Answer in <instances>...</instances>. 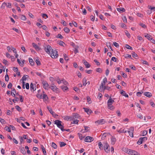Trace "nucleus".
<instances>
[{
    "mask_svg": "<svg viewBox=\"0 0 155 155\" xmlns=\"http://www.w3.org/2000/svg\"><path fill=\"white\" fill-rule=\"evenodd\" d=\"M57 53L58 52L56 50L52 49L50 54L52 58H56L58 55Z\"/></svg>",
    "mask_w": 155,
    "mask_h": 155,
    "instance_id": "nucleus-1",
    "label": "nucleus"
},
{
    "mask_svg": "<svg viewBox=\"0 0 155 155\" xmlns=\"http://www.w3.org/2000/svg\"><path fill=\"white\" fill-rule=\"evenodd\" d=\"M52 49L51 47L49 45H47L44 48V50L47 54H51V52Z\"/></svg>",
    "mask_w": 155,
    "mask_h": 155,
    "instance_id": "nucleus-2",
    "label": "nucleus"
},
{
    "mask_svg": "<svg viewBox=\"0 0 155 155\" xmlns=\"http://www.w3.org/2000/svg\"><path fill=\"white\" fill-rule=\"evenodd\" d=\"M43 87L45 90H48L50 88L49 85L46 81H43L42 82Z\"/></svg>",
    "mask_w": 155,
    "mask_h": 155,
    "instance_id": "nucleus-3",
    "label": "nucleus"
},
{
    "mask_svg": "<svg viewBox=\"0 0 155 155\" xmlns=\"http://www.w3.org/2000/svg\"><path fill=\"white\" fill-rule=\"evenodd\" d=\"M94 140V138L92 137L87 136L84 139V141L87 142H91L93 141Z\"/></svg>",
    "mask_w": 155,
    "mask_h": 155,
    "instance_id": "nucleus-4",
    "label": "nucleus"
},
{
    "mask_svg": "<svg viewBox=\"0 0 155 155\" xmlns=\"http://www.w3.org/2000/svg\"><path fill=\"white\" fill-rule=\"evenodd\" d=\"M47 108L50 113L54 117L56 118V116H58V115L56 114L54 112L52 111L51 108L49 107L48 106L47 107Z\"/></svg>",
    "mask_w": 155,
    "mask_h": 155,
    "instance_id": "nucleus-5",
    "label": "nucleus"
},
{
    "mask_svg": "<svg viewBox=\"0 0 155 155\" xmlns=\"http://www.w3.org/2000/svg\"><path fill=\"white\" fill-rule=\"evenodd\" d=\"M130 130H128L127 131L129 134V135L130 137H134L133 133L134 131V128L133 127H131L130 129Z\"/></svg>",
    "mask_w": 155,
    "mask_h": 155,
    "instance_id": "nucleus-6",
    "label": "nucleus"
},
{
    "mask_svg": "<svg viewBox=\"0 0 155 155\" xmlns=\"http://www.w3.org/2000/svg\"><path fill=\"white\" fill-rule=\"evenodd\" d=\"M105 84V82H102L99 88L98 89V91L102 92L104 91V86Z\"/></svg>",
    "mask_w": 155,
    "mask_h": 155,
    "instance_id": "nucleus-7",
    "label": "nucleus"
},
{
    "mask_svg": "<svg viewBox=\"0 0 155 155\" xmlns=\"http://www.w3.org/2000/svg\"><path fill=\"white\" fill-rule=\"evenodd\" d=\"M50 88L54 92H57L58 91V88L54 84H52L51 85L50 87Z\"/></svg>",
    "mask_w": 155,
    "mask_h": 155,
    "instance_id": "nucleus-8",
    "label": "nucleus"
},
{
    "mask_svg": "<svg viewBox=\"0 0 155 155\" xmlns=\"http://www.w3.org/2000/svg\"><path fill=\"white\" fill-rule=\"evenodd\" d=\"M129 153L128 154L130 155H137L138 152L137 151L134 150H132L131 149L129 151Z\"/></svg>",
    "mask_w": 155,
    "mask_h": 155,
    "instance_id": "nucleus-9",
    "label": "nucleus"
},
{
    "mask_svg": "<svg viewBox=\"0 0 155 155\" xmlns=\"http://www.w3.org/2000/svg\"><path fill=\"white\" fill-rule=\"evenodd\" d=\"M109 147V145L107 142L104 143V149L105 151L107 153H108V151H110V149H108Z\"/></svg>",
    "mask_w": 155,
    "mask_h": 155,
    "instance_id": "nucleus-10",
    "label": "nucleus"
},
{
    "mask_svg": "<svg viewBox=\"0 0 155 155\" xmlns=\"http://www.w3.org/2000/svg\"><path fill=\"white\" fill-rule=\"evenodd\" d=\"M61 122H62L60 120H56L54 121V124H56L58 127H60V126H61Z\"/></svg>",
    "mask_w": 155,
    "mask_h": 155,
    "instance_id": "nucleus-11",
    "label": "nucleus"
},
{
    "mask_svg": "<svg viewBox=\"0 0 155 155\" xmlns=\"http://www.w3.org/2000/svg\"><path fill=\"white\" fill-rule=\"evenodd\" d=\"M114 102V101L112 99L111 97H109V99L108 100L107 104V105H112V104Z\"/></svg>",
    "mask_w": 155,
    "mask_h": 155,
    "instance_id": "nucleus-12",
    "label": "nucleus"
},
{
    "mask_svg": "<svg viewBox=\"0 0 155 155\" xmlns=\"http://www.w3.org/2000/svg\"><path fill=\"white\" fill-rule=\"evenodd\" d=\"M32 45L37 51H39L41 50V48L35 43H32Z\"/></svg>",
    "mask_w": 155,
    "mask_h": 155,
    "instance_id": "nucleus-13",
    "label": "nucleus"
},
{
    "mask_svg": "<svg viewBox=\"0 0 155 155\" xmlns=\"http://www.w3.org/2000/svg\"><path fill=\"white\" fill-rule=\"evenodd\" d=\"M95 123H97L98 124H102L105 123V121L104 119H101L95 122Z\"/></svg>",
    "mask_w": 155,
    "mask_h": 155,
    "instance_id": "nucleus-14",
    "label": "nucleus"
},
{
    "mask_svg": "<svg viewBox=\"0 0 155 155\" xmlns=\"http://www.w3.org/2000/svg\"><path fill=\"white\" fill-rule=\"evenodd\" d=\"M83 63L84 64L85 66V67L87 68H89L90 67L91 65L90 64L88 63L87 61L86 60H84L83 61Z\"/></svg>",
    "mask_w": 155,
    "mask_h": 155,
    "instance_id": "nucleus-15",
    "label": "nucleus"
},
{
    "mask_svg": "<svg viewBox=\"0 0 155 155\" xmlns=\"http://www.w3.org/2000/svg\"><path fill=\"white\" fill-rule=\"evenodd\" d=\"M83 109L84 110V111L88 114H90L92 112V111L91 110L88 109L87 108L84 107Z\"/></svg>",
    "mask_w": 155,
    "mask_h": 155,
    "instance_id": "nucleus-16",
    "label": "nucleus"
},
{
    "mask_svg": "<svg viewBox=\"0 0 155 155\" xmlns=\"http://www.w3.org/2000/svg\"><path fill=\"white\" fill-rule=\"evenodd\" d=\"M116 141V138L112 136L111 137V144L114 145L115 144Z\"/></svg>",
    "mask_w": 155,
    "mask_h": 155,
    "instance_id": "nucleus-17",
    "label": "nucleus"
},
{
    "mask_svg": "<svg viewBox=\"0 0 155 155\" xmlns=\"http://www.w3.org/2000/svg\"><path fill=\"white\" fill-rule=\"evenodd\" d=\"M143 94L144 95L148 97H150L152 96L151 93L149 92H145Z\"/></svg>",
    "mask_w": 155,
    "mask_h": 155,
    "instance_id": "nucleus-18",
    "label": "nucleus"
},
{
    "mask_svg": "<svg viewBox=\"0 0 155 155\" xmlns=\"http://www.w3.org/2000/svg\"><path fill=\"white\" fill-rule=\"evenodd\" d=\"M117 11L120 13L124 12L125 11V9L123 8H117Z\"/></svg>",
    "mask_w": 155,
    "mask_h": 155,
    "instance_id": "nucleus-19",
    "label": "nucleus"
},
{
    "mask_svg": "<svg viewBox=\"0 0 155 155\" xmlns=\"http://www.w3.org/2000/svg\"><path fill=\"white\" fill-rule=\"evenodd\" d=\"M120 94L123 96L125 97H128V95L125 92V91H124L123 90H121Z\"/></svg>",
    "mask_w": 155,
    "mask_h": 155,
    "instance_id": "nucleus-20",
    "label": "nucleus"
},
{
    "mask_svg": "<svg viewBox=\"0 0 155 155\" xmlns=\"http://www.w3.org/2000/svg\"><path fill=\"white\" fill-rule=\"evenodd\" d=\"M29 61L31 65L33 66L34 65L35 62L31 58H29Z\"/></svg>",
    "mask_w": 155,
    "mask_h": 155,
    "instance_id": "nucleus-21",
    "label": "nucleus"
},
{
    "mask_svg": "<svg viewBox=\"0 0 155 155\" xmlns=\"http://www.w3.org/2000/svg\"><path fill=\"white\" fill-rule=\"evenodd\" d=\"M73 116L74 117L76 118H79L80 117V115L77 113H73Z\"/></svg>",
    "mask_w": 155,
    "mask_h": 155,
    "instance_id": "nucleus-22",
    "label": "nucleus"
},
{
    "mask_svg": "<svg viewBox=\"0 0 155 155\" xmlns=\"http://www.w3.org/2000/svg\"><path fill=\"white\" fill-rule=\"evenodd\" d=\"M26 76L28 77V78L29 77L27 75H24L22 78L20 80V81H22V82H24V81H26V79L27 78H26Z\"/></svg>",
    "mask_w": 155,
    "mask_h": 155,
    "instance_id": "nucleus-23",
    "label": "nucleus"
},
{
    "mask_svg": "<svg viewBox=\"0 0 155 155\" xmlns=\"http://www.w3.org/2000/svg\"><path fill=\"white\" fill-rule=\"evenodd\" d=\"M146 35H144L145 37H146L149 40H151L152 39V38L150 35H149L148 34H146Z\"/></svg>",
    "mask_w": 155,
    "mask_h": 155,
    "instance_id": "nucleus-24",
    "label": "nucleus"
},
{
    "mask_svg": "<svg viewBox=\"0 0 155 155\" xmlns=\"http://www.w3.org/2000/svg\"><path fill=\"white\" fill-rule=\"evenodd\" d=\"M42 98L43 99L44 101H47L48 99V97L46 94H43Z\"/></svg>",
    "mask_w": 155,
    "mask_h": 155,
    "instance_id": "nucleus-25",
    "label": "nucleus"
},
{
    "mask_svg": "<svg viewBox=\"0 0 155 155\" xmlns=\"http://www.w3.org/2000/svg\"><path fill=\"white\" fill-rule=\"evenodd\" d=\"M144 141H143V140L141 139V138L140 137L138 141L137 142V144L140 145Z\"/></svg>",
    "mask_w": 155,
    "mask_h": 155,
    "instance_id": "nucleus-26",
    "label": "nucleus"
},
{
    "mask_svg": "<svg viewBox=\"0 0 155 155\" xmlns=\"http://www.w3.org/2000/svg\"><path fill=\"white\" fill-rule=\"evenodd\" d=\"M108 106V108L111 110H113L115 108V107L114 106L112 105H107Z\"/></svg>",
    "mask_w": 155,
    "mask_h": 155,
    "instance_id": "nucleus-27",
    "label": "nucleus"
},
{
    "mask_svg": "<svg viewBox=\"0 0 155 155\" xmlns=\"http://www.w3.org/2000/svg\"><path fill=\"white\" fill-rule=\"evenodd\" d=\"M98 146L99 149L101 150H102L103 149V144H102L101 142H100L98 143Z\"/></svg>",
    "mask_w": 155,
    "mask_h": 155,
    "instance_id": "nucleus-28",
    "label": "nucleus"
},
{
    "mask_svg": "<svg viewBox=\"0 0 155 155\" xmlns=\"http://www.w3.org/2000/svg\"><path fill=\"white\" fill-rule=\"evenodd\" d=\"M35 89H34V85L32 83H31L30 84V89H31V90L32 89L33 90V91H35L36 89V86L35 85Z\"/></svg>",
    "mask_w": 155,
    "mask_h": 155,
    "instance_id": "nucleus-29",
    "label": "nucleus"
},
{
    "mask_svg": "<svg viewBox=\"0 0 155 155\" xmlns=\"http://www.w3.org/2000/svg\"><path fill=\"white\" fill-rule=\"evenodd\" d=\"M41 148L42 149L43 152V153L44 155H46V152L45 150L44 147V146L43 145H41Z\"/></svg>",
    "mask_w": 155,
    "mask_h": 155,
    "instance_id": "nucleus-30",
    "label": "nucleus"
},
{
    "mask_svg": "<svg viewBox=\"0 0 155 155\" xmlns=\"http://www.w3.org/2000/svg\"><path fill=\"white\" fill-rule=\"evenodd\" d=\"M21 152L23 154H25L26 153V152L24 147H22L20 149Z\"/></svg>",
    "mask_w": 155,
    "mask_h": 155,
    "instance_id": "nucleus-31",
    "label": "nucleus"
},
{
    "mask_svg": "<svg viewBox=\"0 0 155 155\" xmlns=\"http://www.w3.org/2000/svg\"><path fill=\"white\" fill-rule=\"evenodd\" d=\"M61 88L64 91H67L68 89V88L66 86H61Z\"/></svg>",
    "mask_w": 155,
    "mask_h": 155,
    "instance_id": "nucleus-32",
    "label": "nucleus"
},
{
    "mask_svg": "<svg viewBox=\"0 0 155 155\" xmlns=\"http://www.w3.org/2000/svg\"><path fill=\"white\" fill-rule=\"evenodd\" d=\"M84 130H85V132H88L90 130L89 127L84 126Z\"/></svg>",
    "mask_w": 155,
    "mask_h": 155,
    "instance_id": "nucleus-33",
    "label": "nucleus"
},
{
    "mask_svg": "<svg viewBox=\"0 0 155 155\" xmlns=\"http://www.w3.org/2000/svg\"><path fill=\"white\" fill-rule=\"evenodd\" d=\"M130 149H128V148H122V150L125 152L126 153H127L128 154L129 153V151L130 150Z\"/></svg>",
    "mask_w": 155,
    "mask_h": 155,
    "instance_id": "nucleus-34",
    "label": "nucleus"
},
{
    "mask_svg": "<svg viewBox=\"0 0 155 155\" xmlns=\"http://www.w3.org/2000/svg\"><path fill=\"white\" fill-rule=\"evenodd\" d=\"M86 79L85 78H84L83 80V85L84 86H85L86 84H87V83H86Z\"/></svg>",
    "mask_w": 155,
    "mask_h": 155,
    "instance_id": "nucleus-35",
    "label": "nucleus"
},
{
    "mask_svg": "<svg viewBox=\"0 0 155 155\" xmlns=\"http://www.w3.org/2000/svg\"><path fill=\"white\" fill-rule=\"evenodd\" d=\"M64 30L65 32L68 33L70 31V29L67 27H65L64 29Z\"/></svg>",
    "mask_w": 155,
    "mask_h": 155,
    "instance_id": "nucleus-36",
    "label": "nucleus"
},
{
    "mask_svg": "<svg viewBox=\"0 0 155 155\" xmlns=\"http://www.w3.org/2000/svg\"><path fill=\"white\" fill-rule=\"evenodd\" d=\"M66 144L65 143L63 142H60V147H62L64 146Z\"/></svg>",
    "mask_w": 155,
    "mask_h": 155,
    "instance_id": "nucleus-37",
    "label": "nucleus"
},
{
    "mask_svg": "<svg viewBox=\"0 0 155 155\" xmlns=\"http://www.w3.org/2000/svg\"><path fill=\"white\" fill-rule=\"evenodd\" d=\"M131 54L133 57L136 59H137V58H136L137 57V55L136 53H135L134 52L132 53Z\"/></svg>",
    "mask_w": 155,
    "mask_h": 155,
    "instance_id": "nucleus-38",
    "label": "nucleus"
},
{
    "mask_svg": "<svg viewBox=\"0 0 155 155\" xmlns=\"http://www.w3.org/2000/svg\"><path fill=\"white\" fill-rule=\"evenodd\" d=\"M51 146L54 149H56L57 148V145L54 143L52 142L51 145Z\"/></svg>",
    "mask_w": 155,
    "mask_h": 155,
    "instance_id": "nucleus-39",
    "label": "nucleus"
},
{
    "mask_svg": "<svg viewBox=\"0 0 155 155\" xmlns=\"http://www.w3.org/2000/svg\"><path fill=\"white\" fill-rule=\"evenodd\" d=\"M125 47L128 49L133 50L132 48L127 44L125 45Z\"/></svg>",
    "mask_w": 155,
    "mask_h": 155,
    "instance_id": "nucleus-40",
    "label": "nucleus"
},
{
    "mask_svg": "<svg viewBox=\"0 0 155 155\" xmlns=\"http://www.w3.org/2000/svg\"><path fill=\"white\" fill-rule=\"evenodd\" d=\"M12 95L15 97V99L16 101H18L19 98L18 97L15 96V93H13V94H12Z\"/></svg>",
    "mask_w": 155,
    "mask_h": 155,
    "instance_id": "nucleus-41",
    "label": "nucleus"
},
{
    "mask_svg": "<svg viewBox=\"0 0 155 155\" xmlns=\"http://www.w3.org/2000/svg\"><path fill=\"white\" fill-rule=\"evenodd\" d=\"M125 33L126 36L128 37V38H129L130 37V34L128 32L127 30H126L125 31Z\"/></svg>",
    "mask_w": 155,
    "mask_h": 155,
    "instance_id": "nucleus-42",
    "label": "nucleus"
},
{
    "mask_svg": "<svg viewBox=\"0 0 155 155\" xmlns=\"http://www.w3.org/2000/svg\"><path fill=\"white\" fill-rule=\"evenodd\" d=\"M15 107L16 110L20 112L21 110V108L18 106L16 105Z\"/></svg>",
    "mask_w": 155,
    "mask_h": 155,
    "instance_id": "nucleus-43",
    "label": "nucleus"
},
{
    "mask_svg": "<svg viewBox=\"0 0 155 155\" xmlns=\"http://www.w3.org/2000/svg\"><path fill=\"white\" fill-rule=\"evenodd\" d=\"M64 56L65 60L67 61L69 60V58L66 54H64Z\"/></svg>",
    "mask_w": 155,
    "mask_h": 155,
    "instance_id": "nucleus-44",
    "label": "nucleus"
},
{
    "mask_svg": "<svg viewBox=\"0 0 155 155\" xmlns=\"http://www.w3.org/2000/svg\"><path fill=\"white\" fill-rule=\"evenodd\" d=\"M147 133V131L146 130H144L142 134V136H145Z\"/></svg>",
    "mask_w": 155,
    "mask_h": 155,
    "instance_id": "nucleus-45",
    "label": "nucleus"
},
{
    "mask_svg": "<svg viewBox=\"0 0 155 155\" xmlns=\"http://www.w3.org/2000/svg\"><path fill=\"white\" fill-rule=\"evenodd\" d=\"M35 62L37 65H40L41 64L40 61L38 59H36L35 61Z\"/></svg>",
    "mask_w": 155,
    "mask_h": 155,
    "instance_id": "nucleus-46",
    "label": "nucleus"
},
{
    "mask_svg": "<svg viewBox=\"0 0 155 155\" xmlns=\"http://www.w3.org/2000/svg\"><path fill=\"white\" fill-rule=\"evenodd\" d=\"M79 138L81 140H82L84 138V137H83L82 134H81L80 133H78V134Z\"/></svg>",
    "mask_w": 155,
    "mask_h": 155,
    "instance_id": "nucleus-47",
    "label": "nucleus"
},
{
    "mask_svg": "<svg viewBox=\"0 0 155 155\" xmlns=\"http://www.w3.org/2000/svg\"><path fill=\"white\" fill-rule=\"evenodd\" d=\"M118 132L119 133H126L127 132V131L125 130L124 129H123V130H119L118 131Z\"/></svg>",
    "mask_w": 155,
    "mask_h": 155,
    "instance_id": "nucleus-48",
    "label": "nucleus"
},
{
    "mask_svg": "<svg viewBox=\"0 0 155 155\" xmlns=\"http://www.w3.org/2000/svg\"><path fill=\"white\" fill-rule=\"evenodd\" d=\"M96 71L97 72L100 73H101L102 72V70L101 68H97L96 70Z\"/></svg>",
    "mask_w": 155,
    "mask_h": 155,
    "instance_id": "nucleus-49",
    "label": "nucleus"
},
{
    "mask_svg": "<svg viewBox=\"0 0 155 155\" xmlns=\"http://www.w3.org/2000/svg\"><path fill=\"white\" fill-rule=\"evenodd\" d=\"M0 122L2 124H5V120L4 119L1 118H0Z\"/></svg>",
    "mask_w": 155,
    "mask_h": 155,
    "instance_id": "nucleus-50",
    "label": "nucleus"
},
{
    "mask_svg": "<svg viewBox=\"0 0 155 155\" xmlns=\"http://www.w3.org/2000/svg\"><path fill=\"white\" fill-rule=\"evenodd\" d=\"M7 5V4L5 2L3 3L1 7V8H2L3 9L5 7V6Z\"/></svg>",
    "mask_w": 155,
    "mask_h": 155,
    "instance_id": "nucleus-51",
    "label": "nucleus"
},
{
    "mask_svg": "<svg viewBox=\"0 0 155 155\" xmlns=\"http://www.w3.org/2000/svg\"><path fill=\"white\" fill-rule=\"evenodd\" d=\"M139 25L143 28H145L147 27V26L144 24L142 23H140Z\"/></svg>",
    "mask_w": 155,
    "mask_h": 155,
    "instance_id": "nucleus-52",
    "label": "nucleus"
},
{
    "mask_svg": "<svg viewBox=\"0 0 155 155\" xmlns=\"http://www.w3.org/2000/svg\"><path fill=\"white\" fill-rule=\"evenodd\" d=\"M108 45H107V46L109 48V47L111 49V50L113 51V50L112 49V47L111 46V44L110 42H109L107 43Z\"/></svg>",
    "mask_w": 155,
    "mask_h": 155,
    "instance_id": "nucleus-53",
    "label": "nucleus"
},
{
    "mask_svg": "<svg viewBox=\"0 0 155 155\" xmlns=\"http://www.w3.org/2000/svg\"><path fill=\"white\" fill-rule=\"evenodd\" d=\"M113 45L115 47L117 48H118L119 46L118 44L115 42H113Z\"/></svg>",
    "mask_w": 155,
    "mask_h": 155,
    "instance_id": "nucleus-54",
    "label": "nucleus"
},
{
    "mask_svg": "<svg viewBox=\"0 0 155 155\" xmlns=\"http://www.w3.org/2000/svg\"><path fill=\"white\" fill-rule=\"evenodd\" d=\"M42 15V17L43 18L45 19H46L47 18H48V16L47 14H43Z\"/></svg>",
    "mask_w": 155,
    "mask_h": 155,
    "instance_id": "nucleus-55",
    "label": "nucleus"
},
{
    "mask_svg": "<svg viewBox=\"0 0 155 155\" xmlns=\"http://www.w3.org/2000/svg\"><path fill=\"white\" fill-rule=\"evenodd\" d=\"M36 96L38 98L41 99L42 98V94H37Z\"/></svg>",
    "mask_w": 155,
    "mask_h": 155,
    "instance_id": "nucleus-56",
    "label": "nucleus"
},
{
    "mask_svg": "<svg viewBox=\"0 0 155 155\" xmlns=\"http://www.w3.org/2000/svg\"><path fill=\"white\" fill-rule=\"evenodd\" d=\"M79 121V120H74L73 121L72 124H78V122Z\"/></svg>",
    "mask_w": 155,
    "mask_h": 155,
    "instance_id": "nucleus-57",
    "label": "nucleus"
},
{
    "mask_svg": "<svg viewBox=\"0 0 155 155\" xmlns=\"http://www.w3.org/2000/svg\"><path fill=\"white\" fill-rule=\"evenodd\" d=\"M5 129L6 131L9 132H11V128L9 127H8L7 126H6L5 127Z\"/></svg>",
    "mask_w": 155,
    "mask_h": 155,
    "instance_id": "nucleus-58",
    "label": "nucleus"
},
{
    "mask_svg": "<svg viewBox=\"0 0 155 155\" xmlns=\"http://www.w3.org/2000/svg\"><path fill=\"white\" fill-rule=\"evenodd\" d=\"M41 27L44 30L47 31L48 29V28L45 25L41 26Z\"/></svg>",
    "mask_w": 155,
    "mask_h": 155,
    "instance_id": "nucleus-59",
    "label": "nucleus"
},
{
    "mask_svg": "<svg viewBox=\"0 0 155 155\" xmlns=\"http://www.w3.org/2000/svg\"><path fill=\"white\" fill-rule=\"evenodd\" d=\"M129 67L132 70H136V67L135 66H133V65H130L129 66Z\"/></svg>",
    "mask_w": 155,
    "mask_h": 155,
    "instance_id": "nucleus-60",
    "label": "nucleus"
},
{
    "mask_svg": "<svg viewBox=\"0 0 155 155\" xmlns=\"http://www.w3.org/2000/svg\"><path fill=\"white\" fill-rule=\"evenodd\" d=\"M56 37L59 38L61 39H62L63 38V36L60 34H58L57 36Z\"/></svg>",
    "mask_w": 155,
    "mask_h": 155,
    "instance_id": "nucleus-61",
    "label": "nucleus"
},
{
    "mask_svg": "<svg viewBox=\"0 0 155 155\" xmlns=\"http://www.w3.org/2000/svg\"><path fill=\"white\" fill-rule=\"evenodd\" d=\"M125 58H129L132 59V58L131 57V56L130 55L128 54H126L125 55Z\"/></svg>",
    "mask_w": 155,
    "mask_h": 155,
    "instance_id": "nucleus-62",
    "label": "nucleus"
},
{
    "mask_svg": "<svg viewBox=\"0 0 155 155\" xmlns=\"http://www.w3.org/2000/svg\"><path fill=\"white\" fill-rule=\"evenodd\" d=\"M94 62H95V63H96V64L98 66V65H100V63L97 60H96V59H95L94 60Z\"/></svg>",
    "mask_w": 155,
    "mask_h": 155,
    "instance_id": "nucleus-63",
    "label": "nucleus"
},
{
    "mask_svg": "<svg viewBox=\"0 0 155 155\" xmlns=\"http://www.w3.org/2000/svg\"><path fill=\"white\" fill-rule=\"evenodd\" d=\"M149 8L151 10H153V11H155V7H152L151 6H150Z\"/></svg>",
    "mask_w": 155,
    "mask_h": 155,
    "instance_id": "nucleus-64",
    "label": "nucleus"
}]
</instances>
